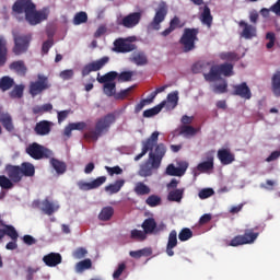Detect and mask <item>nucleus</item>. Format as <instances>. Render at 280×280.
I'll use <instances>...</instances> for the list:
<instances>
[{
  "label": "nucleus",
  "mask_w": 280,
  "mask_h": 280,
  "mask_svg": "<svg viewBox=\"0 0 280 280\" xmlns=\"http://www.w3.org/2000/svg\"><path fill=\"white\" fill-rule=\"evenodd\" d=\"M9 69L14 71L21 78H25V75H27V66H25V61L23 60L11 62Z\"/></svg>",
  "instance_id": "b1692460"
},
{
  "label": "nucleus",
  "mask_w": 280,
  "mask_h": 280,
  "mask_svg": "<svg viewBox=\"0 0 280 280\" xmlns=\"http://www.w3.org/2000/svg\"><path fill=\"white\" fill-rule=\"evenodd\" d=\"M222 75H225V78H231V75H233V65H214L211 66L208 73H203L206 82H218V80H222Z\"/></svg>",
  "instance_id": "20e7f679"
},
{
  "label": "nucleus",
  "mask_w": 280,
  "mask_h": 280,
  "mask_svg": "<svg viewBox=\"0 0 280 280\" xmlns=\"http://www.w3.org/2000/svg\"><path fill=\"white\" fill-rule=\"evenodd\" d=\"M43 261L48 268H56V266L62 264V255L59 253H49L43 257Z\"/></svg>",
  "instance_id": "4be33fe9"
},
{
  "label": "nucleus",
  "mask_w": 280,
  "mask_h": 280,
  "mask_svg": "<svg viewBox=\"0 0 280 280\" xmlns=\"http://www.w3.org/2000/svg\"><path fill=\"white\" fill-rule=\"evenodd\" d=\"M136 37L117 38L114 42V51L116 54H130V51L137 50V44H132Z\"/></svg>",
  "instance_id": "f8f14e48"
},
{
  "label": "nucleus",
  "mask_w": 280,
  "mask_h": 280,
  "mask_svg": "<svg viewBox=\"0 0 280 280\" xmlns=\"http://www.w3.org/2000/svg\"><path fill=\"white\" fill-rule=\"evenodd\" d=\"M7 173L12 183H21L23 180V173L21 166L8 165Z\"/></svg>",
  "instance_id": "5701e85b"
},
{
  "label": "nucleus",
  "mask_w": 280,
  "mask_h": 280,
  "mask_svg": "<svg viewBox=\"0 0 280 280\" xmlns=\"http://www.w3.org/2000/svg\"><path fill=\"white\" fill-rule=\"evenodd\" d=\"M161 202L162 200L159 195H151L145 199V205H148V207H159Z\"/></svg>",
  "instance_id": "3c124183"
},
{
  "label": "nucleus",
  "mask_w": 280,
  "mask_h": 280,
  "mask_svg": "<svg viewBox=\"0 0 280 280\" xmlns=\"http://www.w3.org/2000/svg\"><path fill=\"white\" fill-rule=\"evenodd\" d=\"M213 161H214L213 154L208 153L206 156V161L197 165V171L200 172L201 174H211L214 167Z\"/></svg>",
  "instance_id": "6ab92c4d"
},
{
  "label": "nucleus",
  "mask_w": 280,
  "mask_h": 280,
  "mask_svg": "<svg viewBox=\"0 0 280 280\" xmlns=\"http://www.w3.org/2000/svg\"><path fill=\"white\" fill-rule=\"evenodd\" d=\"M51 89V83H49V78L45 74H37V80L32 81L28 85V93L33 97L40 95L44 91Z\"/></svg>",
  "instance_id": "423d86ee"
},
{
  "label": "nucleus",
  "mask_w": 280,
  "mask_h": 280,
  "mask_svg": "<svg viewBox=\"0 0 280 280\" xmlns=\"http://www.w3.org/2000/svg\"><path fill=\"white\" fill-rule=\"evenodd\" d=\"M141 228L143 229L142 231L144 232V235L148 236L159 235V233H163V231L167 229V225H165V223L163 222L158 224L154 218H148L142 222Z\"/></svg>",
  "instance_id": "9b49d317"
},
{
  "label": "nucleus",
  "mask_w": 280,
  "mask_h": 280,
  "mask_svg": "<svg viewBox=\"0 0 280 280\" xmlns=\"http://www.w3.org/2000/svg\"><path fill=\"white\" fill-rule=\"evenodd\" d=\"M217 156L221 165H231V163L235 161V154H233L229 149H219Z\"/></svg>",
  "instance_id": "aec40b11"
},
{
  "label": "nucleus",
  "mask_w": 280,
  "mask_h": 280,
  "mask_svg": "<svg viewBox=\"0 0 280 280\" xmlns=\"http://www.w3.org/2000/svg\"><path fill=\"white\" fill-rule=\"evenodd\" d=\"M51 128H54V124L49 120H40L34 127V132L38 135V137H47L49 132H51Z\"/></svg>",
  "instance_id": "a211bd4d"
},
{
  "label": "nucleus",
  "mask_w": 280,
  "mask_h": 280,
  "mask_svg": "<svg viewBox=\"0 0 280 280\" xmlns=\"http://www.w3.org/2000/svg\"><path fill=\"white\" fill-rule=\"evenodd\" d=\"M8 62V39L3 35L0 36V67H5Z\"/></svg>",
  "instance_id": "a878e982"
},
{
  "label": "nucleus",
  "mask_w": 280,
  "mask_h": 280,
  "mask_svg": "<svg viewBox=\"0 0 280 280\" xmlns=\"http://www.w3.org/2000/svg\"><path fill=\"white\" fill-rule=\"evenodd\" d=\"M117 75H119V74L116 71H110L102 77H98L97 82H100V84L114 83L113 81H115L117 79Z\"/></svg>",
  "instance_id": "49530a36"
},
{
  "label": "nucleus",
  "mask_w": 280,
  "mask_h": 280,
  "mask_svg": "<svg viewBox=\"0 0 280 280\" xmlns=\"http://www.w3.org/2000/svg\"><path fill=\"white\" fill-rule=\"evenodd\" d=\"M20 170L22 172V176L32 177L36 174V168L34 167V164L30 162H23L20 166Z\"/></svg>",
  "instance_id": "e433bc0d"
},
{
  "label": "nucleus",
  "mask_w": 280,
  "mask_h": 280,
  "mask_svg": "<svg viewBox=\"0 0 280 280\" xmlns=\"http://www.w3.org/2000/svg\"><path fill=\"white\" fill-rule=\"evenodd\" d=\"M54 47V38H49L42 45V54H49V50Z\"/></svg>",
  "instance_id": "0e129e2a"
},
{
  "label": "nucleus",
  "mask_w": 280,
  "mask_h": 280,
  "mask_svg": "<svg viewBox=\"0 0 280 280\" xmlns=\"http://www.w3.org/2000/svg\"><path fill=\"white\" fill-rule=\"evenodd\" d=\"M50 165L58 176H62V174H66L67 172V163L56 158L50 159Z\"/></svg>",
  "instance_id": "cd10ccee"
},
{
  "label": "nucleus",
  "mask_w": 280,
  "mask_h": 280,
  "mask_svg": "<svg viewBox=\"0 0 280 280\" xmlns=\"http://www.w3.org/2000/svg\"><path fill=\"white\" fill-rule=\"evenodd\" d=\"M133 191L136 196H148L152 189H150V186L145 185L143 182H138L135 185Z\"/></svg>",
  "instance_id": "473e14b6"
},
{
  "label": "nucleus",
  "mask_w": 280,
  "mask_h": 280,
  "mask_svg": "<svg viewBox=\"0 0 280 280\" xmlns=\"http://www.w3.org/2000/svg\"><path fill=\"white\" fill-rule=\"evenodd\" d=\"M113 215H115V209L110 206L104 207L98 214V220L102 222H108Z\"/></svg>",
  "instance_id": "4c0bfd02"
},
{
  "label": "nucleus",
  "mask_w": 280,
  "mask_h": 280,
  "mask_svg": "<svg viewBox=\"0 0 280 280\" xmlns=\"http://www.w3.org/2000/svg\"><path fill=\"white\" fill-rule=\"evenodd\" d=\"M0 124L7 130V132L14 131V122H12V116L10 114H2L0 116Z\"/></svg>",
  "instance_id": "2f4dec72"
},
{
  "label": "nucleus",
  "mask_w": 280,
  "mask_h": 280,
  "mask_svg": "<svg viewBox=\"0 0 280 280\" xmlns=\"http://www.w3.org/2000/svg\"><path fill=\"white\" fill-rule=\"evenodd\" d=\"M213 194H215L213 188H203L199 191L198 196H199L200 200H207V198H211V196H213Z\"/></svg>",
  "instance_id": "5fc2aeb1"
},
{
  "label": "nucleus",
  "mask_w": 280,
  "mask_h": 280,
  "mask_svg": "<svg viewBox=\"0 0 280 280\" xmlns=\"http://www.w3.org/2000/svg\"><path fill=\"white\" fill-rule=\"evenodd\" d=\"M103 84H104L103 91L105 95H107V97H113V95H115L117 84L116 83H103Z\"/></svg>",
  "instance_id": "603ef678"
},
{
  "label": "nucleus",
  "mask_w": 280,
  "mask_h": 280,
  "mask_svg": "<svg viewBox=\"0 0 280 280\" xmlns=\"http://www.w3.org/2000/svg\"><path fill=\"white\" fill-rule=\"evenodd\" d=\"M104 183H106V176H100L90 183L80 180L77 185L81 191H91V189H97L98 187H102Z\"/></svg>",
  "instance_id": "2eb2a0df"
},
{
  "label": "nucleus",
  "mask_w": 280,
  "mask_h": 280,
  "mask_svg": "<svg viewBox=\"0 0 280 280\" xmlns=\"http://www.w3.org/2000/svg\"><path fill=\"white\" fill-rule=\"evenodd\" d=\"M194 237V232L189 228H184L178 234L179 242H187Z\"/></svg>",
  "instance_id": "8fccbe9b"
},
{
  "label": "nucleus",
  "mask_w": 280,
  "mask_h": 280,
  "mask_svg": "<svg viewBox=\"0 0 280 280\" xmlns=\"http://www.w3.org/2000/svg\"><path fill=\"white\" fill-rule=\"evenodd\" d=\"M166 105H167V101H163L159 105L152 108L145 109L143 112V117L150 118V117H154L155 115H159V113H161V110H163V108H165Z\"/></svg>",
  "instance_id": "c756f323"
},
{
  "label": "nucleus",
  "mask_w": 280,
  "mask_h": 280,
  "mask_svg": "<svg viewBox=\"0 0 280 280\" xmlns=\"http://www.w3.org/2000/svg\"><path fill=\"white\" fill-rule=\"evenodd\" d=\"M73 78V70H63L60 72L61 80H71Z\"/></svg>",
  "instance_id": "338daca9"
},
{
  "label": "nucleus",
  "mask_w": 280,
  "mask_h": 280,
  "mask_svg": "<svg viewBox=\"0 0 280 280\" xmlns=\"http://www.w3.org/2000/svg\"><path fill=\"white\" fill-rule=\"evenodd\" d=\"M167 104H171L172 108L178 106V92H172L167 95Z\"/></svg>",
  "instance_id": "6e6d98bb"
},
{
  "label": "nucleus",
  "mask_w": 280,
  "mask_h": 280,
  "mask_svg": "<svg viewBox=\"0 0 280 280\" xmlns=\"http://www.w3.org/2000/svg\"><path fill=\"white\" fill-rule=\"evenodd\" d=\"M141 19H143L142 11L132 12L125 15L122 19H117L116 25L125 27L126 30H132L133 27H137L139 23H141Z\"/></svg>",
  "instance_id": "0eeeda50"
},
{
  "label": "nucleus",
  "mask_w": 280,
  "mask_h": 280,
  "mask_svg": "<svg viewBox=\"0 0 280 280\" xmlns=\"http://www.w3.org/2000/svg\"><path fill=\"white\" fill-rule=\"evenodd\" d=\"M212 91L213 93H215L217 95H222L224 93H229V83L226 82V80H223L221 83L219 84H213L212 85Z\"/></svg>",
  "instance_id": "de8ad7c7"
},
{
  "label": "nucleus",
  "mask_w": 280,
  "mask_h": 280,
  "mask_svg": "<svg viewBox=\"0 0 280 280\" xmlns=\"http://www.w3.org/2000/svg\"><path fill=\"white\" fill-rule=\"evenodd\" d=\"M129 60L130 62H133V65H137V67H145V65L149 62L148 56L144 51L133 52Z\"/></svg>",
  "instance_id": "393cba45"
},
{
  "label": "nucleus",
  "mask_w": 280,
  "mask_h": 280,
  "mask_svg": "<svg viewBox=\"0 0 280 280\" xmlns=\"http://www.w3.org/2000/svg\"><path fill=\"white\" fill-rule=\"evenodd\" d=\"M109 60H110L109 57H102L96 61H92L85 65L82 69L83 78H86V75H89L90 73H93V71H100L105 65H108Z\"/></svg>",
  "instance_id": "ddd939ff"
},
{
  "label": "nucleus",
  "mask_w": 280,
  "mask_h": 280,
  "mask_svg": "<svg viewBox=\"0 0 280 280\" xmlns=\"http://www.w3.org/2000/svg\"><path fill=\"white\" fill-rule=\"evenodd\" d=\"M91 268H93V261H91V258H85L77 262L75 272L82 273L84 270H91Z\"/></svg>",
  "instance_id": "ea45409f"
},
{
  "label": "nucleus",
  "mask_w": 280,
  "mask_h": 280,
  "mask_svg": "<svg viewBox=\"0 0 280 280\" xmlns=\"http://www.w3.org/2000/svg\"><path fill=\"white\" fill-rule=\"evenodd\" d=\"M201 22L208 27H211L213 23V15H211V9H209V7L207 5L203 8V11L201 13Z\"/></svg>",
  "instance_id": "a19ab883"
},
{
  "label": "nucleus",
  "mask_w": 280,
  "mask_h": 280,
  "mask_svg": "<svg viewBox=\"0 0 280 280\" xmlns=\"http://www.w3.org/2000/svg\"><path fill=\"white\" fill-rule=\"evenodd\" d=\"M25 91V85L16 84L13 85V90L9 93L12 100H21L23 97V92Z\"/></svg>",
  "instance_id": "c03bdc74"
},
{
  "label": "nucleus",
  "mask_w": 280,
  "mask_h": 280,
  "mask_svg": "<svg viewBox=\"0 0 280 280\" xmlns=\"http://www.w3.org/2000/svg\"><path fill=\"white\" fill-rule=\"evenodd\" d=\"M14 46L12 51L15 56H21L30 49V43H32V35H14Z\"/></svg>",
  "instance_id": "1a4fd4ad"
},
{
  "label": "nucleus",
  "mask_w": 280,
  "mask_h": 280,
  "mask_svg": "<svg viewBox=\"0 0 280 280\" xmlns=\"http://www.w3.org/2000/svg\"><path fill=\"white\" fill-rule=\"evenodd\" d=\"M14 80L10 75H4L0 78V91L5 93V91H10V89H14Z\"/></svg>",
  "instance_id": "7c9ffc66"
},
{
  "label": "nucleus",
  "mask_w": 280,
  "mask_h": 280,
  "mask_svg": "<svg viewBox=\"0 0 280 280\" xmlns=\"http://www.w3.org/2000/svg\"><path fill=\"white\" fill-rule=\"evenodd\" d=\"M130 240H133L135 242H145L148 236L143 231L133 229L130 231Z\"/></svg>",
  "instance_id": "a18cd8bd"
},
{
  "label": "nucleus",
  "mask_w": 280,
  "mask_h": 280,
  "mask_svg": "<svg viewBox=\"0 0 280 280\" xmlns=\"http://www.w3.org/2000/svg\"><path fill=\"white\" fill-rule=\"evenodd\" d=\"M244 245H246V243L244 242V238L242 235L234 236L229 243V246H232V247L244 246Z\"/></svg>",
  "instance_id": "4d7b16f0"
},
{
  "label": "nucleus",
  "mask_w": 280,
  "mask_h": 280,
  "mask_svg": "<svg viewBox=\"0 0 280 280\" xmlns=\"http://www.w3.org/2000/svg\"><path fill=\"white\" fill-rule=\"evenodd\" d=\"M58 209H60V207L58 205L49 201L48 198H46L42 201V211L46 215H54V213H56V211H58Z\"/></svg>",
  "instance_id": "bb28decb"
},
{
  "label": "nucleus",
  "mask_w": 280,
  "mask_h": 280,
  "mask_svg": "<svg viewBox=\"0 0 280 280\" xmlns=\"http://www.w3.org/2000/svg\"><path fill=\"white\" fill-rule=\"evenodd\" d=\"M189 167V163L187 162H179L178 167L174 166V164H170L166 167L167 176H185V172Z\"/></svg>",
  "instance_id": "f3484780"
},
{
  "label": "nucleus",
  "mask_w": 280,
  "mask_h": 280,
  "mask_svg": "<svg viewBox=\"0 0 280 280\" xmlns=\"http://www.w3.org/2000/svg\"><path fill=\"white\" fill-rule=\"evenodd\" d=\"M89 21V14L84 11H80L74 14V18L72 20L73 25H82L83 23H88Z\"/></svg>",
  "instance_id": "09e8293b"
},
{
  "label": "nucleus",
  "mask_w": 280,
  "mask_h": 280,
  "mask_svg": "<svg viewBox=\"0 0 280 280\" xmlns=\"http://www.w3.org/2000/svg\"><path fill=\"white\" fill-rule=\"evenodd\" d=\"M198 130L200 129H196L195 127L189 125H183L179 128V135H183V137H196V135H198Z\"/></svg>",
  "instance_id": "37998d69"
},
{
  "label": "nucleus",
  "mask_w": 280,
  "mask_h": 280,
  "mask_svg": "<svg viewBox=\"0 0 280 280\" xmlns=\"http://www.w3.org/2000/svg\"><path fill=\"white\" fill-rule=\"evenodd\" d=\"M0 187L2 189H12L14 184L12 183V179L8 178L5 175H0Z\"/></svg>",
  "instance_id": "864d4df0"
},
{
  "label": "nucleus",
  "mask_w": 280,
  "mask_h": 280,
  "mask_svg": "<svg viewBox=\"0 0 280 280\" xmlns=\"http://www.w3.org/2000/svg\"><path fill=\"white\" fill-rule=\"evenodd\" d=\"M159 131H154L147 140L142 141V151L135 156V161H141L149 152V159L140 165L138 175L142 178L152 176L154 170L161 167L165 154H167V147L163 142L159 143Z\"/></svg>",
  "instance_id": "f257e3e1"
},
{
  "label": "nucleus",
  "mask_w": 280,
  "mask_h": 280,
  "mask_svg": "<svg viewBox=\"0 0 280 280\" xmlns=\"http://www.w3.org/2000/svg\"><path fill=\"white\" fill-rule=\"evenodd\" d=\"M74 259H84L86 255H89V252L84 247H79L73 252Z\"/></svg>",
  "instance_id": "052dcab7"
},
{
  "label": "nucleus",
  "mask_w": 280,
  "mask_h": 280,
  "mask_svg": "<svg viewBox=\"0 0 280 280\" xmlns=\"http://www.w3.org/2000/svg\"><path fill=\"white\" fill-rule=\"evenodd\" d=\"M199 28H185L179 39V45L183 47L184 54H189L196 49V40H198Z\"/></svg>",
  "instance_id": "39448f33"
},
{
  "label": "nucleus",
  "mask_w": 280,
  "mask_h": 280,
  "mask_svg": "<svg viewBox=\"0 0 280 280\" xmlns=\"http://www.w3.org/2000/svg\"><path fill=\"white\" fill-rule=\"evenodd\" d=\"M185 194V189H175L168 192L167 200L170 202H180L183 200V195Z\"/></svg>",
  "instance_id": "79ce46f5"
},
{
  "label": "nucleus",
  "mask_w": 280,
  "mask_h": 280,
  "mask_svg": "<svg viewBox=\"0 0 280 280\" xmlns=\"http://www.w3.org/2000/svg\"><path fill=\"white\" fill-rule=\"evenodd\" d=\"M16 14H25V19L30 25H38L43 21H47V13L36 11V4L32 0H18L12 7Z\"/></svg>",
  "instance_id": "f03ea898"
},
{
  "label": "nucleus",
  "mask_w": 280,
  "mask_h": 280,
  "mask_svg": "<svg viewBox=\"0 0 280 280\" xmlns=\"http://www.w3.org/2000/svg\"><path fill=\"white\" fill-rule=\"evenodd\" d=\"M3 236L8 235L13 242H19V232L13 225L4 224L2 229Z\"/></svg>",
  "instance_id": "c9c22d12"
},
{
  "label": "nucleus",
  "mask_w": 280,
  "mask_h": 280,
  "mask_svg": "<svg viewBox=\"0 0 280 280\" xmlns=\"http://www.w3.org/2000/svg\"><path fill=\"white\" fill-rule=\"evenodd\" d=\"M132 75H135L133 71H124L118 75V80L120 82H130V80H132Z\"/></svg>",
  "instance_id": "680f3d73"
},
{
  "label": "nucleus",
  "mask_w": 280,
  "mask_h": 280,
  "mask_svg": "<svg viewBox=\"0 0 280 280\" xmlns=\"http://www.w3.org/2000/svg\"><path fill=\"white\" fill-rule=\"evenodd\" d=\"M126 185V180L124 179H117L114 184H109L108 186L105 187V191L108 194H119L121 191V187Z\"/></svg>",
  "instance_id": "f704fd0d"
},
{
  "label": "nucleus",
  "mask_w": 280,
  "mask_h": 280,
  "mask_svg": "<svg viewBox=\"0 0 280 280\" xmlns=\"http://www.w3.org/2000/svg\"><path fill=\"white\" fill-rule=\"evenodd\" d=\"M221 60H240V56L236 52L229 51L221 54Z\"/></svg>",
  "instance_id": "e2e57ef3"
},
{
  "label": "nucleus",
  "mask_w": 280,
  "mask_h": 280,
  "mask_svg": "<svg viewBox=\"0 0 280 280\" xmlns=\"http://www.w3.org/2000/svg\"><path fill=\"white\" fill-rule=\"evenodd\" d=\"M167 16V3L161 2L155 11L153 20L149 23L148 30L159 32L161 24Z\"/></svg>",
  "instance_id": "6e6552de"
},
{
  "label": "nucleus",
  "mask_w": 280,
  "mask_h": 280,
  "mask_svg": "<svg viewBox=\"0 0 280 280\" xmlns=\"http://www.w3.org/2000/svg\"><path fill=\"white\" fill-rule=\"evenodd\" d=\"M240 27H242L241 37L245 38V40H253V38H257V26L253 24H248L246 21H241L238 23Z\"/></svg>",
  "instance_id": "4468645a"
},
{
  "label": "nucleus",
  "mask_w": 280,
  "mask_h": 280,
  "mask_svg": "<svg viewBox=\"0 0 280 280\" xmlns=\"http://www.w3.org/2000/svg\"><path fill=\"white\" fill-rule=\"evenodd\" d=\"M178 27H183V25H180V19L178 16H174L170 21V26L161 33V36H170V34H172V32H174L175 30H178Z\"/></svg>",
  "instance_id": "c85d7f7f"
},
{
  "label": "nucleus",
  "mask_w": 280,
  "mask_h": 280,
  "mask_svg": "<svg viewBox=\"0 0 280 280\" xmlns=\"http://www.w3.org/2000/svg\"><path fill=\"white\" fill-rule=\"evenodd\" d=\"M26 154L35 161H40V159H49L51 151L37 142H33L26 148Z\"/></svg>",
  "instance_id": "9d476101"
},
{
  "label": "nucleus",
  "mask_w": 280,
  "mask_h": 280,
  "mask_svg": "<svg viewBox=\"0 0 280 280\" xmlns=\"http://www.w3.org/2000/svg\"><path fill=\"white\" fill-rule=\"evenodd\" d=\"M270 12H273L276 16H280V0L269 8Z\"/></svg>",
  "instance_id": "774afa93"
},
{
  "label": "nucleus",
  "mask_w": 280,
  "mask_h": 280,
  "mask_svg": "<svg viewBox=\"0 0 280 280\" xmlns=\"http://www.w3.org/2000/svg\"><path fill=\"white\" fill-rule=\"evenodd\" d=\"M232 89H233L232 95L242 97V100H250V97H253V92H250V88H248V84L246 82L232 85Z\"/></svg>",
  "instance_id": "dca6fc26"
},
{
  "label": "nucleus",
  "mask_w": 280,
  "mask_h": 280,
  "mask_svg": "<svg viewBox=\"0 0 280 280\" xmlns=\"http://www.w3.org/2000/svg\"><path fill=\"white\" fill-rule=\"evenodd\" d=\"M117 121V115L115 113H108L103 117L98 118L95 122L94 130L88 131L83 135L84 139L88 141H97L100 137L106 135Z\"/></svg>",
  "instance_id": "7ed1b4c3"
},
{
  "label": "nucleus",
  "mask_w": 280,
  "mask_h": 280,
  "mask_svg": "<svg viewBox=\"0 0 280 280\" xmlns=\"http://www.w3.org/2000/svg\"><path fill=\"white\" fill-rule=\"evenodd\" d=\"M105 170L109 176H115V174L119 176L120 174H124V170L119 167V165L113 167L105 166Z\"/></svg>",
  "instance_id": "13d9d810"
},
{
  "label": "nucleus",
  "mask_w": 280,
  "mask_h": 280,
  "mask_svg": "<svg viewBox=\"0 0 280 280\" xmlns=\"http://www.w3.org/2000/svg\"><path fill=\"white\" fill-rule=\"evenodd\" d=\"M176 246H178V233L176 230H172L166 244V255H168V257H174V248H176Z\"/></svg>",
  "instance_id": "412c9836"
},
{
  "label": "nucleus",
  "mask_w": 280,
  "mask_h": 280,
  "mask_svg": "<svg viewBox=\"0 0 280 280\" xmlns=\"http://www.w3.org/2000/svg\"><path fill=\"white\" fill-rule=\"evenodd\" d=\"M124 270H126V262L118 264L117 269L113 273V279H119L124 275Z\"/></svg>",
  "instance_id": "69168bd1"
},
{
  "label": "nucleus",
  "mask_w": 280,
  "mask_h": 280,
  "mask_svg": "<svg viewBox=\"0 0 280 280\" xmlns=\"http://www.w3.org/2000/svg\"><path fill=\"white\" fill-rule=\"evenodd\" d=\"M242 237L245 244H255V241L259 237V232H255L254 229H247Z\"/></svg>",
  "instance_id": "72a5a7b5"
},
{
  "label": "nucleus",
  "mask_w": 280,
  "mask_h": 280,
  "mask_svg": "<svg viewBox=\"0 0 280 280\" xmlns=\"http://www.w3.org/2000/svg\"><path fill=\"white\" fill-rule=\"evenodd\" d=\"M39 271H40V267L28 266L25 270L26 280H34V275H36V272H39Z\"/></svg>",
  "instance_id": "bf43d9fd"
},
{
  "label": "nucleus",
  "mask_w": 280,
  "mask_h": 280,
  "mask_svg": "<svg viewBox=\"0 0 280 280\" xmlns=\"http://www.w3.org/2000/svg\"><path fill=\"white\" fill-rule=\"evenodd\" d=\"M271 91L276 97H280V71L276 72L271 79Z\"/></svg>",
  "instance_id": "58836bf2"
}]
</instances>
